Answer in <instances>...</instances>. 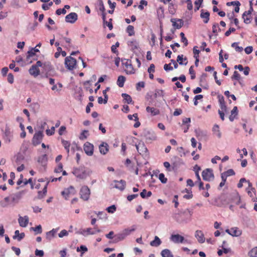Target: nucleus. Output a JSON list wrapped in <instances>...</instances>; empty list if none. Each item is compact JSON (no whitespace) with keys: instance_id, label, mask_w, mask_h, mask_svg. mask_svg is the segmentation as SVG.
Wrapping results in <instances>:
<instances>
[{"instance_id":"nucleus-1","label":"nucleus","mask_w":257,"mask_h":257,"mask_svg":"<svg viewBox=\"0 0 257 257\" xmlns=\"http://www.w3.org/2000/svg\"><path fill=\"white\" fill-rule=\"evenodd\" d=\"M72 173L77 178L84 180L91 174V171L84 167H79L74 168Z\"/></svg>"},{"instance_id":"nucleus-2","label":"nucleus","mask_w":257,"mask_h":257,"mask_svg":"<svg viewBox=\"0 0 257 257\" xmlns=\"http://www.w3.org/2000/svg\"><path fill=\"white\" fill-rule=\"evenodd\" d=\"M136 229V226L135 225L132 226L130 228H125L121 232L115 235L116 241L123 240L127 236L131 234L132 232L135 231Z\"/></svg>"},{"instance_id":"nucleus-3","label":"nucleus","mask_w":257,"mask_h":257,"mask_svg":"<svg viewBox=\"0 0 257 257\" xmlns=\"http://www.w3.org/2000/svg\"><path fill=\"white\" fill-rule=\"evenodd\" d=\"M121 62L123 66L124 70L127 74L135 73V70L132 65L131 60L126 59H122Z\"/></svg>"},{"instance_id":"nucleus-4","label":"nucleus","mask_w":257,"mask_h":257,"mask_svg":"<svg viewBox=\"0 0 257 257\" xmlns=\"http://www.w3.org/2000/svg\"><path fill=\"white\" fill-rule=\"evenodd\" d=\"M142 135L146 139L147 142H151L157 139V136L155 133L152 130H145Z\"/></svg>"},{"instance_id":"nucleus-5","label":"nucleus","mask_w":257,"mask_h":257,"mask_svg":"<svg viewBox=\"0 0 257 257\" xmlns=\"http://www.w3.org/2000/svg\"><path fill=\"white\" fill-rule=\"evenodd\" d=\"M65 65L68 70H72L76 65V60L71 56L66 57L65 59Z\"/></svg>"},{"instance_id":"nucleus-6","label":"nucleus","mask_w":257,"mask_h":257,"mask_svg":"<svg viewBox=\"0 0 257 257\" xmlns=\"http://www.w3.org/2000/svg\"><path fill=\"white\" fill-rule=\"evenodd\" d=\"M79 194L82 199L87 201L90 197V190L87 186L84 185L81 187Z\"/></svg>"},{"instance_id":"nucleus-7","label":"nucleus","mask_w":257,"mask_h":257,"mask_svg":"<svg viewBox=\"0 0 257 257\" xmlns=\"http://www.w3.org/2000/svg\"><path fill=\"white\" fill-rule=\"evenodd\" d=\"M203 179L205 181H210L214 179L213 170L211 169H206L202 173Z\"/></svg>"},{"instance_id":"nucleus-8","label":"nucleus","mask_w":257,"mask_h":257,"mask_svg":"<svg viewBox=\"0 0 257 257\" xmlns=\"http://www.w3.org/2000/svg\"><path fill=\"white\" fill-rule=\"evenodd\" d=\"M76 191L74 187L70 186L69 187L65 189L61 192L62 195L65 198L68 199L71 195H73L76 193Z\"/></svg>"},{"instance_id":"nucleus-9","label":"nucleus","mask_w":257,"mask_h":257,"mask_svg":"<svg viewBox=\"0 0 257 257\" xmlns=\"http://www.w3.org/2000/svg\"><path fill=\"white\" fill-rule=\"evenodd\" d=\"M43 134L42 131H39L36 133L33 136L32 139V144L34 146H36L40 144L43 138Z\"/></svg>"},{"instance_id":"nucleus-10","label":"nucleus","mask_w":257,"mask_h":257,"mask_svg":"<svg viewBox=\"0 0 257 257\" xmlns=\"http://www.w3.org/2000/svg\"><path fill=\"white\" fill-rule=\"evenodd\" d=\"M83 150L87 155L91 156L93 154L94 146L91 143L86 142L84 144Z\"/></svg>"},{"instance_id":"nucleus-11","label":"nucleus","mask_w":257,"mask_h":257,"mask_svg":"<svg viewBox=\"0 0 257 257\" xmlns=\"http://www.w3.org/2000/svg\"><path fill=\"white\" fill-rule=\"evenodd\" d=\"M76 233L78 234H81L83 236H87L88 235H93L95 234V231H94L92 228L89 227L84 229H80L76 231Z\"/></svg>"},{"instance_id":"nucleus-12","label":"nucleus","mask_w":257,"mask_h":257,"mask_svg":"<svg viewBox=\"0 0 257 257\" xmlns=\"http://www.w3.org/2000/svg\"><path fill=\"white\" fill-rule=\"evenodd\" d=\"M136 147L140 155H147L148 149L143 142H140L138 144H136Z\"/></svg>"},{"instance_id":"nucleus-13","label":"nucleus","mask_w":257,"mask_h":257,"mask_svg":"<svg viewBox=\"0 0 257 257\" xmlns=\"http://www.w3.org/2000/svg\"><path fill=\"white\" fill-rule=\"evenodd\" d=\"M78 19V15L76 13L72 12L65 17V21L67 23L73 24Z\"/></svg>"},{"instance_id":"nucleus-14","label":"nucleus","mask_w":257,"mask_h":257,"mask_svg":"<svg viewBox=\"0 0 257 257\" xmlns=\"http://www.w3.org/2000/svg\"><path fill=\"white\" fill-rule=\"evenodd\" d=\"M113 183V187L120 191H123L126 186V182L123 180L120 181L114 180Z\"/></svg>"},{"instance_id":"nucleus-15","label":"nucleus","mask_w":257,"mask_h":257,"mask_svg":"<svg viewBox=\"0 0 257 257\" xmlns=\"http://www.w3.org/2000/svg\"><path fill=\"white\" fill-rule=\"evenodd\" d=\"M225 231L232 236H239L242 233L241 230L237 227H232L230 229H227Z\"/></svg>"},{"instance_id":"nucleus-16","label":"nucleus","mask_w":257,"mask_h":257,"mask_svg":"<svg viewBox=\"0 0 257 257\" xmlns=\"http://www.w3.org/2000/svg\"><path fill=\"white\" fill-rule=\"evenodd\" d=\"M170 240L175 243H183L184 238L180 234H172L170 238Z\"/></svg>"},{"instance_id":"nucleus-17","label":"nucleus","mask_w":257,"mask_h":257,"mask_svg":"<svg viewBox=\"0 0 257 257\" xmlns=\"http://www.w3.org/2000/svg\"><path fill=\"white\" fill-rule=\"evenodd\" d=\"M18 222L20 226L26 227L29 223V217L26 215L24 217L20 216L18 218Z\"/></svg>"},{"instance_id":"nucleus-18","label":"nucleus","mask_w":257,"mask_h":257,"mask_svg":"<svg viewBox=\"0 0 257 257\" xmlns=\"http://www.w3.org/2000/svg\"><path fill=\"white\" fill-rule=\"evenodd\" d=\"M99 150L101 154H106L109 151V146L108 144L105 142H102L99 146Z\"/></svg>"},{"instance_id":"nucleus-19","label":"nucleus","mask_w":257,"mask_h":257,"mask_svg":"<svg viewBox=\"0 0 257 257\" xmlns=\"http://www.w3.org/2000/svg\"><path fill=\"white\" fill-rule=\"evenodd\" d=\"M195 236L199 242L202 243L205 242V238L201 230H196L195 231Z\"/></svg>"},{"instance_id":"nucleus-20","label":"nucleus","mask_w":257,"mask_h":257,"mask_svg":"<svg viewBox=\"0 0 257 257\" xmlns=\"http://www.w3.org/2000/svg\"><path fill=\"white\" fill-rule=\"evenodd\" d=\"M29 73L36 77L40 74V70L39 68L37 67V66L32 65L29 70Z\"/></svg>"},{"instance_id":"nucleus-21","label":"nucleus","mask_w":257,"mask_h":257,"mask_svg":"<svg viewBox=\"0 0 257 257\" xmlns=\"http://www.w3.org/2000/svg\"><path fill=\"white\" fill-rule=\"evenodd\" d=\"M171 22L173 23V26L177 29L181 28L183 25V22L181 19H172Z\"/></svg>"},{"instance_id":"nucleus-22","label":"nucleus","mask_w":257,"mask_h":257,"mask_svg":"<svg viewBox=\"0 0 257 257\" xmlns=\"http://www.w3.org/2000/svg\"><path fill=\"white\" fill-rule=\"evenodd\" d=\"M146 111L148 113H150L152 116H155L160 113V110L153 107L147 106Z\"/></svg>"},{"instance_id":"nucleus-23","label":"nucleus","mask_w":257,"mask_h":257,"mask_svg":"<svg viewBox=\"0 0 257 257\" xmlns=\"http://www.w3.org/2000/svg\"><path fill=\"white\" fill-rule=\"evenodd\" d=\"M210 13L208 12H204V10H201L200 17L203 19L205 24L207 23L209 21Z\"/></svg>"},{"instance_id":"nucleus-24","label":"nucleus","mask_w":257,"mask_h":257,"mask_svg":"<svg viewBox=\"0 0 257 257\" xmlns=\"http://www.w3.org/2000/svg\"><path fill=\"white\" fill-rule=\"evenodd\" d=\"M48 159L46 154H44L38 157V162L43 167H45L47 165Z\"/></svg>"},{"instance_id":"nucleus-25","label":"nucleus","mask_w":257,"mask_h":257,"mask_svg":"<svg viewBox=\"0 0 257 257\" xmlns=\"http://www.w3.org/2000/svg\"><path fill=\"white\" fill-rule=\"evenodd\" d=\"M59 228H53L51 230L46 233V238L50 240L52 238L55 237L56 233L59 230Z\"/></svg>"},{"instance_id":"nucleus-26","label":"nucleus","mask_w":257,"mask_h":257,"mask_svg":"<svg viewBox=\"0 0 257 257\" xmlns=\"http://www.w3.org/2000/svg\"><path fill=\"white\" fill-rule=\"evenodd\" d=\"M25 234L24 232L20 233L18 230H17L15 231V235L13 236V238L14 239H17L18 241H21L22 239L24 238Z\"/></svg>"},{"instance_id":"nucleus-27","label":"nucleus","mask_w":257,"mask_h":257,"mask_svg":"<svg viewBox=\"0 0 257 257\" xmlns=\"http://www.w3.org/2000/svg\"><path fill=\"white\" fill-rule=\"evenodd\" d=\"M35 65L37 66V68L39 67H42L43 68L48 70L50 69L51 67V64L49 62L42 63L40 61H38L36 64Z\"/></svg>"},{"instance_id":"nucleus-28","label":"nucleus","mask_w":257,"mask_h":257,"mask_svg":"<svg viewBox=\"0 0 257 257\" xmlns=\"http://www.w3.org/2000/svg\"><path fill=\"white\" fill-rule=\"evenodd\" d=\"M162 243V241L157 236H155L154 239L151 241L150 245L152 246L158 247Z\"/></svg>"},{"instance_id":"nucleus-29","label":"nucleus","mask_w":257,"mask_h":257,"mask_svg":"<svg viewBox=\"0 0 257 257\" xmlns=\"http://www.w3.org/2000/svg\"><path fill=\"white\" fill-rule=\"evenodd\" d=\"M212 131L213 134L216 135L218 138H220L221 137V133L219 130V125L217 124H215L213 128Z\"/></svg>"},{"instance_id":"nucleus-30","label":"nucleus","mask_w":257,"mask_h":257,"mask_svg":"<svg viewBox=\"0 0 257 257\" xmlns=\"http://www.w3.org/2000/svg\"><path fill=\"white\" fill-rule=\"evenodd\" d=\"M161 255L162 257H173V254L171 251L168 249H164L161 251Z\"/></svg>"},{"instance_id":"nucleus-31","label":"nucleus","mask_w":257,"mask_h":257,"mask_svg":"<svg viewBox=\"0 0 257 257\" xmlns=\"http://www.w3.org/2000/svg\"><path fill=\"white\" fill-rule=\"evenodd\" d=\"M125 81V77L122 75L119 76L117 80V84L120 87H122L124 85Z\"/></svg>"},{"instance_id":"nucleus-32","label":"nucleus","mask_w":257,"mask_h":257,"mask_svg":"<svg viewBox=\"0 0 257 257\" xmlns=\"http://www.w3.org/2000/svg\"><path fill=\"white\" fill-rule=\"evenodd\" d=\"M5 137L7 140L10 142L11 140L12 136L10 129L9 127H6L5 131Z\"/></svg>"},{"instance_id":"nucleus-33","label":"nucleus","mask_w":257,"mask_h":257,"mask_svg":"<svg viewBox=\"0 0 257 257\" xmlns=\"http://www.w3.org/2000/svg\"><path fill=\"white\" fill-rule=\"evenodd\" d=\"M121 96L123 98L124 100H125V102H126L128 104L132 103L133 100L130 95L126 93H122Z\"/></svg>"},{"instance_id":"nucleus-34","label":"nucleus","mask_w":257,"mask_h":257,"mask_svg":"<svg viewBox=\"0 0 257 257\" xmlns=\"http://www.w3.org/2000/svg\"><path fill=\"white\" fill-rule=\"evenodd\" d=\"M247 194L250 196V198H251V200L253 202H257V198L255 197V191L254 193L251 191V190H248V189H246Z\"/></svg>"},{"instance_id":"nucleus-35","label":"nucleus","mask_w":257,"mask_h":257,"mask_svg":"<svg viewBox=\"0 0 257 257\" xmlns=\"http://www.w3.org/2000/svg\"><path fill=\"white\" fill-rule=\"evenodd\" d=\"M183 55H179L177 56V61L179 63L180 65H186L187 64V58H185L184 59V60L186 61L185 63H183Z\"/></svg>"},{"instance_id":"nucleus-36","label":"nucleus","mask_w":257,"mask_h":257,"mask_svg":"<svg viewBox=\"0 0 257 257\" xmlns=\"http://www.w3.org/2000/svg\"><path fill=\"white\" fill-rule=\"evenodd\" d=\"M164 95V92L161 89H156L154 92V97L157 98L159 97H163Z\"/></svg>"},{"instance_id":"nucleus-37","label":"nucleus","mask_w":257,"mask_h":257,"mask_svg":"<svg viewBox=\"0 0 257 257\" xmlns=\"http://www.w3.org/2000/svg\"><path fill=\"white\" fill-rule=\"evenodd\" d=\"M240 202V197L238 194H235L232 197V203L236 205H238Z\"/></svg>"},{"instance_id":"nucleus-38","label":"nucleus","mask_w":257,"mask_h":257,"mask_svg":"<svg viewBox=\"0 0 257 257\" xmlns=\"http://www.w3.org/2000/svg\"><path fill=\"white\" fill-rule=\"evenodd\" d=\"M250 257H257V246L252 248L248 253Z\"/></svg>"},{"instance_id":"nucleus-39","label":"nucleus","mask_w":257,"mask_h":257,"mask_svg":"<svg viewBox=\"0 0 257 257\" xmlns=\"http://www.w3.org/2000/svg\"><path fill=\"white\" fill-rule=\"evenodd\" d=\"M128 45L131 47L132 49L133 50L138 49L139 48V45L136 41L128 42Z\"/></svg>"},{"instance_id":"nucleus-40","label":"nucleus","mask_w":257,"mask_h":257,"mask_svg":"<svg viewBox=\"0 0 257 257\" xmlns=\"http://www.w3.org/2000/svg\"><path fill=\"white\" fill-rule=\"evenodd\" d=\"M126 32L128 33L130 36L134 35L135 32L134 27L132 25L128 26L126 28Z\"/></svg>"},{"instance_id":"nucleus-41","label":"nucleus","mask_w":257,"mask_h":257,"mask_svg":"<svg viewBox=\"0 0 257 257\" xmlns=\"http://www.w3.org/2000/svg\"><path fill=\"white\" fill-rule=\"evenodd\" d=\"M220 28L219 27L218 24H214L212 26V32L215 34V36L217 35V33L220 31Z\"/></svg>"},{"instance_id":"nucleus-42","label":"nucleus","mask_w":257,"mask_h":257,"mask_svg":"<svg viewBox=\"0 0 257 257\" xmlns=\"http://www.w3.org/2000/svg\"><path fill=\"white\" fill-rule=\"evenodd\" d=\"M231 47L234 48L236 51L241 52L243 50V48L238 46V43L236 42L233 43L231 44Z\"/></svg>"},{"instance_id":"nucleus-43","label":"nucleus","mask_w":257,"mask_h":257,"mask_svg":"<svg viewBox=\"0 0 257 257\" xmlns=\"http://www.w3.org/2000/svg\"><path fill=\"white\" fill-rule=\"evenodd\" d=\"M186 3L187 4V9L191 11L193 9V5L191 0L182 1V3Z\"/></svg>"},{"instance_id":"nucleus-44","label":"nucleus","mask_w":257,"mask_h":257,"mask_svg":"<svg viewBox=\"0 0 257 257\" xmlns=\"http://www.w3.org/2000/svg\"><path fill=\"white\" fill-rule=\"evenodd\" d=\"M110 89L109 87H106L105 90H104L102 92L103 96H104V101L103 103L105 104L107 103L108 100V95H107V92Z\"/></svg>"},{"instance_id":"nucleus-45","label":"nucleus","mask_w":257,"mask_h":257,"mask_svg":"<svg viewBox=\"0 0 257 257\" xmlns=\"http://www.w3.org/2000/svg\"><path fill=\"white\" fill-rule=\"evenodd\" d=\"M203 2V0H196L194 4L195 5V11L196 12L197 11L199 10L200 7H201L202 3Z\"/></svg>"},{"instance_id":"nucleus-46","label":"nucleus","mask_w":257,"mask_h":257,"mask_svg":"<svg viewBox=\"0 0 257 257\" xmlns=\"http://www.w3.org/2000/svg\"><path fill=\"white\" fill-rule=\"evenodd\" d=\"M63 85L61 83H58L57 85L54 84L51 88L52 90H56L59 91L62 88Z\"/></svg>"},{"instance_id":"nucleus-47","label":"nucleus","mask_w":257,"mask_h":257,"mask_svg":"<svg viewBox=\"0 0 257 257\" xmlns=\"http://www.w3.org/2000/svg\"><path fill=\"white\" fill-rule=\"evenodd\" d=\"M31 230H33L36 232V234L41 233L42 232V227L41 225H39L35 227H31Z\"/></svg>"},{"instance_id":"nucleus-48","label":"nucleus","mask_w":257,"mask_h":257,"mask_svg":"<svg viewBox=\"0 0 257 257\" xmlns=\"http://www.w3.org/2000/svg\"><path fill=\"white\" fill-rule=\"evenodd\" d=\"M116 210V207L114 205H112L106 208V210L110 213H113Z\"/></svg>"},{"instance_id":"nucleus-49","label":"nucleus","mask_w":257,"mask_h":257,"mask_svg":"<svg viewBox=\"0 0 257 257\" xmlns=\"http://www.w3.org/2000/svg\"><path fill=\"white\" fill-rule=\"evenodd\" d=\"M97 215L99 217V219H107V214L104 212L99 211L97 213Z\"/></svg>"},{"instance_id":"nucleus-50","label":"nucleus","mask_w":257,"mask_h":257,"mask_svg":"<svg viewBox=\"0 0 257 257\" xmlns=\"http://www.w3.org/2000/svg\"><path fill=\"white\" fill-rule=\"evenodd\" d=\"M76 250L78 252L80 251V250H82L83 252H82L81 254V256H82L83 253L87 251L88 250V249L86 246L81 245H80V247H78L77 248Z\"/></svg>"},{"instance_id":"nucleus-51","label":"nucleus","mask_w":257,"mask_h":257,"mask_svg":"<svg viewBox=\"0 0 257 257\" xmlns=\"http://www.w3.org/2000/svg\"><path fill=\"white\" fill-rule=\"evenodd\" d=\"M180 36H181V41L182 42L184 43V45L185 46H187L188 43V40L186 39V38L185 37V35L183 32H181L180 33Z\"/></svg>"},{"instance_id":"nucleus-52","label":"nucleus","mask_w":257,"mask_h":257,"mask_svg":"<svg viewBox=\"0 0 257 257\" xmlns=\"http://www.w3.org/2000/svg\"><path fill=\"white\" fill-rule=\"evenodd\" d=\"M69 234L68 231L65 229H63L60 231V232L58 234V236L60 238H62L64 236H67Z\"/></svg>"},{"instance_id":"nucleus-53","label":"nucleus","mask_w":257,"mask_h":257,"mask_svg":"<svg viewBox=\"0 0 257 257\" xmlns=\"http://www.w3.org/2000/svg\"><path fill=\"white\" fill-rule=\"evenodd\" d=\"M62 143L65 149L66 150L67 153H68L69 152L70 143L68 141L64 140H62Z\"/></svg>"},{"instance_id":"nucleus-54","label":"nucleus","mask_w":257,"mask_h":257,"mask_svg":"<svg viewBox=\"0 0 257 257\" xmlns=\"http://www.w3.org/2000/svg\"><path fill=\"white\" fill-rule=\"evenodd\" d=\"M88 135V131H86V130H84L81 133L80 136L79 137V139L82 140L85 139L87 138Z\"/></svg>"},{"instance_id":"nucleus-55","label":"nucleus","mask_w":257,"mask_h":257,"mask_svg":"<svg viewBox=\"0 0 257 257\" xmlns=\"http://www.w3.org/2000/svg\"><path fill=\"white\" fill-rule=\"evenodd\" d=\"M119 46V43L117 42L115 45H113L111 46V51L113 53H118V51L116 50V49L117 47H118Z\"/></svg>"},{"instance_id":"nucleus-56","label":"nucleus","mask_w":257,"mask_h":257,"mask_svg":"<svg viewBox=\"0 0 257 257\" xmlns=\"http://www.w3.org/2000/svg\"><path fill=\"white\" fill-rule=\"evenodd\" d=\"M159 179L163 183H166L167 182V179L165 178L164 174L163 173L159 174Z\"/></svg>"},{"instance_id":"nucleus-57","label":"nucleus","mask_w":257,"mask_h":257,"mask_svg":"<svg viewBox=\"0 0 257 257\" xmlns=\"http://www.w3.org/2000/svg\"><path fill=\"white\" fill-rule=\"evenodd\" d=\"M240 74L236 71H235L233 73V74L231 77L232 79H235L236 80H239L240 79Z\"/></svg>"},{"instance_id":"nucleus-58","label":"nucleus","mask_w":257,"mask_h":257,"mask_svg":"<svg viewBox=\"0 0 257 257\" xmlns=\"http://www.w3.org/2000/svg\"><path fill=\"white\" fill-rule=\"evenodd\" d=\"M111 21H112V19L110 18L109 20V22L105 21V22H103L104 25H105L106 26H107L108 27L109 30H111L113 28V26H112Z\"/></svg>"},{"instance_id":"nucleus-59","label":"nucleus","mask_w":257,"mask_h":257,"mask_svg":"<svg viewBox=\"0 0 257 257\" xmlns=\"http://www.w3.org/2000/svg\"><path fill=\"white\" fill-rule=\"evenodd\" d=\"M55 133V127L52 126L51 127V129H47L46 131V133L47 135L48 136H52Z\"/></svg>"},{"instance_id":"nucleus-60","label":"nucleus","mask_w":257,"mask_h":257,"mask_svg":"<svg viewBox=\"0 0 257 257\" xmlns=\"http://www.w3.org/2000/svg\"><path fill=\"white\" fill-rule=\"evenodd\" d=\"M189 73L191 75V79H194L195 78V73L193 70V66H191L189 70Z\"/></svg>"},{"instance_id":"nucleus-61","label":"nucleus","mask_w":257,"mask_h":257,"mask_svg":"<svg viewBox=\"0 0 257 257\" xmlns=\"http://www.w3.org/2000/svg\"><path fill=\"white\" fill-rule=\"evenodd\" d=\"M145 87V82L143 81H140L138 82L136 85V89L137 90H141V88H144Z\"/></svg>"},{"instance_id":"nucleus-62","label":"nucleus","mask_w":257,"mask_h":257,"mask_svg":"<svg viewBox=\"0 0 257 257\" xmlns=\"http://www.w3.org/2000/svg\"><path fill=\"white\" fill-rule=\"evenodd\" d=\"M242 18L244 20V22L246 24H249L250 23V16H244V13L242 14Z\"/></svg>"},{"instance_id":"nucleus-63","label":"nucleus","mask_w":257,"mask_h":257,"mask_svg":"<svg viewBox=\"0 0 257 257\" xmlns=\"http://www.w3.org/2000/svg\"><path fill=\"white\" fill-rule=\"evenodd\" d=\"M197 46H194V48H193V53L194 54V58H199V53H200V51L198 49H197Z\"/></svg>"},{"instance_id":"nucleus-64","label":"nucleus","mask_w":257,"mask_h":257,"mask_svg":"<svg viewBox=\"0 0 257 257\" xmlns=\"http://www.w3.org/2000/svg\"><path fill=\"white\" fill-rule=\"evenodd\" d=\"M224 174L227 176H231L235 175V172L233 169H229L227 171L224 172Z\"/></svg>"}]
</instances>
